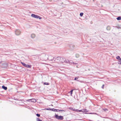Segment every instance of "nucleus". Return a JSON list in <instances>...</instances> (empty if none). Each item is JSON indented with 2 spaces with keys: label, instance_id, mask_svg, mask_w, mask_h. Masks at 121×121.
<instances>
[{
  "label": "nucleus",
  "instance_id": "1",
  "mask_svg": "<svg viewBox=\"0 0 121 121\" xmlns=\"http://www.w3.org/2000/svg\"><path fill=\"white\" fill-rule=\"evenodd\" d=\"M56 61L58 63H60L65 62V63H68L69 62V60L66 59L62 57H58L56 60Z\"/></svg>",
  "mask_w": 121,
  "mask_h": 121
},
{
  "label": "nucleus",
  "instance_id": "2",
  "mask_svg": "<svg viewBox=\"0 0 121 121\" xmlns=\"http://www.w3.org/2000/svg\"><path fill=\"white\" fill-rule=\"evenodd\" d=\"M14 33L16 35H19L21 34V31L20 30L17 29L15 30L14 31Z\"/></svg>",
  "mask_w": 121,
  "mask_h": 121
},
{
  "label": "nucleus",
  "instance_id": "3",
  "mask_svg": "<svg viewBox=\"0 0 121 121\" xmlns=\"http://www.w3.org/2000/svg\"><path fill=\"white\" fill-rule=\"evenodd\" d=\"M31 16L35 18H39L40 19H42V18L39 16L35 15L34 14H32L31 15Z\"/></svg>",
  "mask_w": 121,
  "mask_h": 121
},
{
  "label": "nucleus",
  "instance_id": "4",
  "mask_svg": "<svg viewBox=\"0 0 121 121\" xmlns=\"http://www.w3.org/2000/svg\"><path fill=\"white\" fill-rule=\"evenodd\" d=\"M55 117L56 119L59 120H62L64 118L63 116H58L57 114H55Z\"/></svg>",
  "mask_w": 121,
  "mask_h": 121
},
{
  "label": "nucleus",
  "instance_id": "5",
  "mask_svg": "<svg viewBox=\"0 0 121 121\" xmlns=\"http://www.w3.org/2000/svg\"><path fill=\"white\" fill-rule=\"evenodd\" d=\"M27 101L31 102H35L36 101V100L35 99H33L27 100Z\"/></svg>",
  "mask_w": 121,
  "mask_h": 121
},
{
  "label": "nucleus",
  "instance_id": "6",
  "mask_svg": "<svg viewBox=\"0 0 121 121\" xmlns=\"http://www.w3.org/2000/svg\"><path fill=\"white\" fill-rule=\"evenodd\" d=\"M35 35L34 34H32L30 35L31 38L32 39H34L35 37Z\"/></svg>",
  "mask_w": 121,
  "mask_h": 121
},
{
  "label": "nucleus",
  "instance_id": "7",
  "mask_svg": "<svg viewBox=\"0 0 121 121\" xmlns=\"http://www.w3.org/2000/svg\"><path fill=\"white\" fill-rule=\"evenodd\" d=\"M31 65H28L26 64L25 67L27 68H31Z\"/></svg>",
  "mask_w": 121,
  "mask_h": 121
},
{
  "label": "nucleus",
  "instance_id": "8",
  "mask_svg": "<svg viewBox=\"0 0 121 121\" xmlns=\"http://www.w3.org/2000/svg\"><path fill=\"white\" fill-rule=\"evenodd\" d=\"M116 58L117 60H119L120 61H121V59L119 56H117L116 57Z\"/></svg>",
  "mask_w": 121,
  "mask_h": 121
},
{
  "label": "nucleus",
  "instance_id": "9",
  "mask_svg": "<svg viewBox=\"0 0 121 121\" xmlns=\"http://www.w3.org/2000/svg\"><path fill=\"white\" fill-rule=\"evenodd\" d=\"M82 112H88V111L86 109H83L82 110Z\"/></svg>",
  "mask_w": 121,
  "mask_h": 121
},
{
  "label": "nucleus",
  "instance_id": "10",
  "mask_svg": "<svg viewBox=\"0 0 121 121\" xmlns=\"http://www.w3.org/2000/svg\"><path fill=\"white\" fill-rule=\"evenodd\" d=\"M2 88L4 89L5 90H6L7 89V88L6 87H5L4 86H2Z\"/></svg>",
  "mask_w": 121,
  "mask_h": 121
},
{
  "label": "nucleus",
  "instance_id": "11",
  "mask_svg": "<svg viewBox=\"0 0 121 121\" xmlns=\"http://www.w3.org/2000/svg\"><path fill=\"white\" fill-rule=\"evenodd\" d=\"M111 28L110 27V26H108L106 28L108 30H110Z\"/></svg>",
  "mask_w": 121,
  "mask_h": 121
},
{
  "label": "nucleus",
  "instance_id": "12",
  "mask_svg": "<svg viewBox=\"0 0 121 121\" xmlns=\"http://www.w3.org/2000/svg\"><path fill=\"white\" fill-rule=\"evenodd\" d=\"M75 111H76L77 112H82V110H78L77 109H76L75 110Z\"/></svg>",
  "mask_w": 121,
  "mask_h": 121
},
{
  "label": "nucleus",
  "instance_id": "13",
  "mask_svg": "<svg viewBox=\"0 0 121 121\" xmlns=\"http://www.w3.org/2000/svg\"><path fill=\"white\" fill-rule=\"evenodd\" d=\"M117 20H121V17H117Z\"/></svg>",
  "mask_w": 121,
  "mask_h": 121
},
{
  "label": "nucleus",
  "instance_id": "14",
  "mask_svg": "<svg viewBox=\"0 0 121 121\" xmlns=\"http://www.w3.org/2000/svg\"><path fill=\"white\" fill-rule=\"evenodd\" d=\"M73 62H72V61L70 60H69V62L68 63H69V64H70L71 65H72L73 64Z\"/></svg>",
  "mask_w": 121,
  "mask_h": 121
},
{
  "label": "nucleus",
  "instance_id": "15",
  "mask_svg": "<svg viewBox=\"0 0 121 121\" xmlns=\"http://www.w3.org/2000/svg\"><path fill=\"white\" fill-rule=\"evenodd\" d=\"M21 64H22L25 67L26 64L25 63H23L22 62H21Z\"/></svg>",
  "mask_w": 121,
  "mask_h": 121
},
{
  "label": "nucleus",
  "instance_id": "16",
  "mask_svg": "<svg viewBox=\"0 0 121 121\" xmlns=\"http://www.w3.org/2000/svg\"><path fill=\"white\" fill-rule=\"evenodd\" d=\"M73 90H72L70 92V94L71 96H72V94L73 92Z\"/></svg>",
  "mask_w": 121,
  "mask_h": 121
},
{
  "label": "nucleus",
  "instance_id": "17",
  "mask_svg": "<svg viewBox=\"0 0 121 121\" xmlns=\"http://www.w3.org/2000/svg\"><path fill=\"white\" fill-rule=\"evenodd\" d=\"M75 56L76 57H77V58H78L79 57V55L78 54H76V55H75Z\"/></svg>",
  "mask_w": 121,
  "mask_h": 121
},
{
  "label": "nucleus",
  "instance_id": "18",
  "mask_svg": "<svg viewBox=\"0 0 121 121\" xmlns=\"http://www.w3.org/2000/svg\"><path fill=\"white\" fill-rule=\"evenodd\" d=\"M83 13H80V15L81 17H82L83 15Z\"/></svg>",
  "mask_w": 121,
  "mask_h": 121
},
{
  "label": "nucleus",
  "instance_id": "19",
  "mask_svg": "<svg viewBox=\"0 0 121 121\" xmlns=\"http://www.w3.org/2000/svg\"><path fill=\"white\" fill-rule=\"evenodd\" d=\"M57 110H58L56 109H54V108L52 109V111H54L58 112L57 111Z\"/></svg>",
  "mask_w": 121,
  "mask_h": 121
},
{
  "label": "nucleus",
  "instance_id": "20",
  "mask_svg": "<svg viewBox=\"0 0 121 121\" xmlns=\"http://www.w3.org/2000/svg\"><path fill=\"white\" fill-rule=\"evenodd\" d=\"M36 120L37 121H42V120L39 119L38 118H36Z\"/></svg>",
  "mask_w": 121,
  "mask_h": 121
},
{
  "label": "nucleus",
  "instance_id": "21",
  "mask_svg": "<svg viewBox=\"0 0 121 121\" xmlns=\"http://www.w3.org/2000/svg\"><path fill=\"white\" fill-rule=\"evenodd\" d=\"M79 77H75V78H74V80H77V79H78V78Z\"/></svg>",
  "mask_w": 121,
  "mask_h": 121
},
{
  "label": "nucleus",
  "instance_id": "22",
  "mask_svg": "<svg viewBox=\"0 0 121 121\" xmlns=\"http://www.w3.org/2000/svg\"><path fill=\"white\" fill-rule=\"evenodd\" d=\"M44 84L46 85H48V83L47 82H45L44 83Z\"/></svg>",
  "mask_w": 121,
  "mask_h": 121
},
{
  "label": "nucleus",
  "instance_id": "23",
  "mask_svg": "<svg viewBox=\"0 0 121 121\" xmlns=\"http://www.w3.org/2000/svg\"><path fill=\"white\" fill-rule=\"evenodd\" d=\"M36 116H38V117H40V114H36Z\"/></svg>",
  "mask_w": 121,
  "mask_h": 121
},
{
  "label": "nucleus",
  "instance_id": "24",
  "mask_svg": "<svg viewBox=\"0 0 121 121\" xmlns=\"http://www.w3.org/2000/svg\"><path fill=\"white\" fill-rule=\"evenodd\" d=\"M77 64V63H76L73 62V64H73V65H76Z\"/></svg>",
  "mask_w": 121,
  "mask_h": 121
},
{
  "label": "nucleus",
  "instance_id": "25",
  "mask_svg": "<svg viewBox=\"0 0 121 121\" xmlns=\"http://www.w3.org/2000/svg\"><path fill=\"white\" fill-rule=\"evenodd\" d=\"M104 111H106L107 110V109H104Z\"/></svg>",
  "mask_w": 121,
  "mask_h": 121
},
{
  "label": "nucleus",
  "instance_id": "26",
  "mask_svg": "<svg viewBox=\"0 0 121 121\" xmlns=\"http://www.w3.org/2000/svg\"><path fill=\"white\" fill-rule=\"evenodd\" d=\"M104 85H102V88H104Z\"/></svg>",
  "mask_w": 121,
  "mask_h": 121
},
{
  "label": "nucleus",
  "instance_id": "27",
  "mask_svg": "<svg viewBox=\"0 0 121 121\" xmlns=\"http://www.w3.org/2000/svg\"><path fill=\"white\" fill-rule=\"evenodd\" d=\"M70 109H71V110H72L73 109V108H70Z\"/></svg>",
  "mask_w": 121,
  "mask_h": 121
},
{
  "label": "nucleus",
  "instance_id": "28",
  "mask_svg": "<svg viewBox=\"0 0 121 121\" xmlns=\"http://www.w3.org/2000/svg\"><path fill=\"white\" fill-rule=\"evenodd\" d=\"M72 110H73L74 111H75V110H75L74 109H73Z\"/></svg>",
  "mask_w": 121,
  "mask_h": 121
},
{
  "label": "nucleus",
  "instance_id": "29",
  "mask_svg": "<svg viewBox=\"0 0 121 121\" xmlns=\"http://www.w3.org/2000/svg\"><path fill=\"white\" fill-rule=\"evenodd\" d=\"M46 109L47 110H49V109H48V108H47Z\"/></svg>",
  "mask_w": 121,
  "mask_h": 121
},
{
  "label": "nucleus",
  "instance_id": "30",
  "mask_svg": "<svg viewBox=\"0 0 121 121\" xmlns=\"http://www.w3.org/2000/svg\"><path fill=\"white\" fill-rule=\"evenodd\" d=\"M49 0V1H52V0Z\"/></svg>",
  "mask_w": 121,
  "mask_h": 121
},
{
  "label": "nucleus",
  "instance_id": "31",
  "mask_svg": "<svg viewBox=\"0 0 121 121\" xmlns=\"http://www.w3.org/2000/svg\"><path fill=\"white\" fill-rule=\"evenodd\" d=\"M59 111H62V110H59Z\"/></svg>",
  "mask_w": 121,
  "mask_h": 121
},
{
  "label": "nucleus",
  "instance_id": "32",
  "mask_svg": "<svg viewBox=\"0 0 121 121\" xmlns=\"http://www.w3.org/2000/svg\"><path fill=\"white\" fill-rule=\"evenodd\" d=\"M120 64H121V63H120Z\"/></svg>",
  "mask_w": 121,
  "mask_h": 121
}]
</instances>
